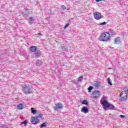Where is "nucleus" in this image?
Returning <instances> with one entry per match:
<instances>
[{"instance_id": "nucleus-1", "label": "nucleus", "mask_w": 128, "mask_h": 128, "mask_svg": "<svg viewBox=\"0 0 128 128\" xmlns=\"http://www.w3.org/2000/svg\"><path fill=\"white\" fill-rule=\"evenodd\" d=\"M22 88H23V92L26 94H30L32 92V86L30 84H26L22 86Z\"/></svg>"}, {"instance_id": "nucleus-2", "label": "nucleus", "mask_w": 128, "mask_h": 128, "mask_svg": "<svg viewBox=\"0 0 128 128\" xmlns=\"http://www.w3.org/2000/svg\"><path fill=\"white\" fill-rule=\"evenodd\" d=\"M110 34L112 35V32H110ZM110 34L108 32H106L103 34H102L100 36V38H100V40H101L102 42H108V40H110Z\"/></svg>"}, {"instance_id": "nucleus-3", "label": "nucleus", "mask_w": 128, "mask_h": 128, "mask_svg": "<svg viewBox=\"0 0 128 128\" xmlns=\"http://www.w3.org/2000/svg\"><path fill=\"white\" fill-rule=\"evenodd\" d=\"M100 104L102 106L104 110H108V108H110V103L108 102V101L104 100L102 101V100H100Z\"/></svg>"}, {"instance_id": "nucleus-4", "label": "nucleus", "mask_w": 128, "mask_h": 128, "mask_svg": "<svg viewBox=\"0 0 128 128\" xmlns=\"http://www.w3.org/2000/svg\"><path fill=\"white\" fill-rule=\"evenodd\" d=\"M30 122L32 124H40V119H38V117L32 116Z\"/></svg>"}, {"instance_id": "nucleus-5", "label": "nucleus", "mask_w": 128, "mask_h": 128, "mask_svg": "<svg viewBox=\"0 0 128 128\" xmlns=\"http://www.w3.org/2000/svg\"><path fill=\"white\" fill-rule=\"evenodd\" d=\"M64 108V104L62 103L58 102L56 104L54 107V110H62Z\"/></svg>"}, {"instance_id": "nucleus-6", "label": "nucleus", "mask_w": 128, "mask_h": 128, "mask_svg": "<svg viewBox=\"0 0 128 128\" xmlns=\"http://www.w3.org/2000/svg\"><path fill=\"white\" fill-rule=\"evenodd\" d=\"M94 16V18H95V20H100V18H102V14H100V12H94L93 14Z\"/></svg>"}, {"instance_id": "nucleus-7", "label": "nucleus", "mask_w": 128, "mask_h": 128, "mask_svg": "<svg viewBox=\"0 0 128 128\" xmlns=\"http://www.w3.org/2000/svg\"><path fill=\"white\" fill-rule=\"evenodd\" d=\"M100 96V92L94 91L92 92V98H98Z\"/></svg>"}, {"instance_id": "nucleus-8", "label": "nucleus", "mask_w": 128, "mask_h": 128, "mask_svg": "<svg viewBox=\"0 0 128 128\" xmlns=\"http://www.w3.org/2000/svg\"><path fill=\"white\" fill-rule=\"evenodd\" d=\"M81 112H84V114H88V108L86 106H84L82 108Z\"/></svg>"}, {"instance_id": "nucleus-9", "label": "nucleus", "mask_w": 128, "mask_h": 128, "mask_svg": "<svg viewBox=\"0 0 128 128\" xmlns=\"http://www.w3.org/2000/svg\"><path fill=\"white\" fill-rule=\"evenodd\" d=\"M42 56V53L40 52V51L37 50L34 52V56L36 58H40Z\"/></svg>"}, {"instance_id": "nucleus-10", "label": "nucleus", "mask_w": 128, "mask_h": 128, "mask_svg": "<svg viewBox=\"0 0 128 128\" xmlns=\"http://www.w3.org/2000/svg\"><path fill=\"white\" fill-rule=\"evenodd\" d=\"M114 43L116 44H118L120 43V37H118L114 39Z\"/></svg>"}, {"instance_id": "nucleus-11", "label": "nucleus", "mask_w": 128, "mask_h": 128, "mask_svg": "<svg viewBox=\"0 0 128 128\" xmlns=\"http://www.w3.org/2000/svg\"><path fill=\"white\" fill-rule=\"evenodd\" d=\"M36 48H37L36 46H31L30 50L32 52H36Z\"/></svg>"}, {"instance_id": "nucleus-12", "label": "nucleus", "mask_w": 128, "mask_h": 128, "mask_svg": "<svg viewBox=\"0 0 128 128\" xmlns=\"http://www.w3.org/2000/svg\"><path fill=\"white\" fill-rule=\"evenodd\" d=\"M94 86H95V88H99V86H100V82L98 81L94 82Z\"/></svg>"}, {"instance_id": "nucleus-13", "label": "nucleus", "mask_w": 128, "mask_h": 128, "mask_svg": "<svg viewBox=\"0 0 128 128\" xmlns=\"http://www.w3.org/2000/svg\"><path fill=\"white\" fill-rule=\"evenodd\" d=\"M18 110H22L24 108V104H20L17 106Z\"/></svg>"}, {"instance_id": "nucleus-14", "label": "nucleus", "mask_w": 128, "mask_h": 128, "mask_svg": "<svg viewBox=\"0 0 128 128\" xmlns=\"http://www.w3.org/2000/svg\"><path fill=\"white\" fill-rule=\"evenodd\" d=\"M42 62L40 60H38L36 62V66H42Z\"/></svg>"}, {"instance_id": "nucleus-15", "label": "nucleus", "mask_w": 128, "mask_h": 128, "mask_svg": "<svg viewBox=\"0 0 128 128\" xmlns=\"http://www.w3.org/2000/svg\"><path fill=\"white\" fill-rule=\"evenodd\" d=\"M36 108H31V112L32 114H36Z\"/></svg>"}, {"instance_id": "nucleus-16", "label": "nucleus", "mask_w": 128, "mask_h": 128, "mask_svg": "<svg viewBox=\"0 0 128 128\" xmlns=\"http://www.w3.org/2000/svg\"><path fill=\"white\" fill-rule=\"evenodd\" d=\"M82 104H85L86 106H88V100H84L82 101Z\"/></svg>"}, {"instance_id": "nucleus-17", "label": "nucleus", "mask_w": 128, "mask_h": 128, "mask_svg": "<svg viewBox=\"0 0 128 128\" xmlns=\"http://www.w3.org/2000/svg\"><path fill=\"white\" fill-rule=\"evenodd\" d=\"M48 124V123H46V122L42 124L40 126V128H46V126Z\"/></svg>"}, {"instance_id": "nucleus-18", "label": "nucleus", "mask_w": 128, "mask_h": 128, "mask_svg": "<svg viewBox=\"0 0 128 128\" xmlns=\"http://www.w3.org/2000/svg\"><path fill=\"white\" fill-rule=\"evenodd\" d=\"M82 80H84V77L82 76H80L78 78L77 81L78 82H82Z\"/></svg>"}, {"instance_id": "nucleus-19", "label": "nucleus", "mask_w": 128, "mask_h": 128, "mask_svg": "<svg viewBox=\"0 0 128 128\" xmlns=\"http://www.w3.org/2000/svg\"><path fill=\"white\" fill-rule=\"evenodd\" d=\"M94 90V87L92 86H90L88 88V92H92V90Z\"/></svg>"}, {"instance_id": "nucleus-20", "label": "nucleus", "mask_w": 128, "mask_h": 128, "mask_svg": "<svg viewBox=\"0 0 128 128\" xmlns=\"http://www.w3.org/2000/svg\"><path fill=\"white\" fill-rule=\"evenodd\" d=\"M114 105L110 104H109V108H108V110H114Z\"/></svg>"}, {"instance_id": "nucleus-21", "label": "nucleus", "mask_w": 128, "mask_h": 128, "mask_svg": "<svg viewBox=\"0 0 128 128\" xmlns=\"http://www.w3.org/2000/svg\"><path fill=\"white\" fill-rule=\"evenodd\" d=\"M42 116H44V115L42 114H40L38 116H36L35 117L38 118V120H40V118H42Z\"/></svg>"}, {"instance_id": "nucleus-22", "label": "nucleus", "mask_w": 128, "mask_h": 128, "mask_svg": "<svg viewBox=\"0 0 128 128\" xmlns=\"http://www.w3.org/2000/svg\"><path fill=\"white\" fill-rule=\"evenodd\" d=\"M108 82L110 86H112V80H110V78H108Z\"/></svg>"}, {"instance_id": "nucleus-23", "label": "nucleus", "mask_w": 128, "mask_h": 128, "mask_svg": "<svg viewBox=\"0 0 128 128\" xmlns=\"http://www.w3.org/2000/svg\"><path fill=\"white\" fill-rule=\"evenodd\" d=\"M60 9L62 10H66V6L62 5L61 6Z\"/></svg>"}, {"instance_id": "nucleus-24", "label": "nucleus", "mask_w": 128, "mask_h": 128, "mask_svg": "<svg viewBox=\"0 0 128 128\" xmlns=\"http://www.w3.org/2000/svg\"><path fill=\"white\" fill-rule=\"evenodd\" d=\"M26 124H28V120H25L21 123V124H24V126H26Z\"/></svg>"}, {"instance_id": "nucleus-25", "label": "nucleus", "mask_w": 128, "mask_h": 128, "mask_svg": "<svg viewBox=\"0 0 128 128\" xmlns=\"http://www.w3.org/2000/svg\"><path fill=\"white\" fill-rule=\"evenodd\" d=\"M72 84H78V80H72Z\"/></svg>"}, {"instance_id": "nucleus-26", "label": "nucleus", "mask_w": 128, "mask_h": 128, "mask_svg": "<svg viewBox=\"0 0 128 128\" xmlns=\"http://www.w3.org/2000/svg\"><path fill=\"white\" fill-rule=\"evenodd\" d=\"M106 22H104L102 23H100L98 26H106Z\"/></svg>"}, {"instance_id": "nucleus-27", "label": "nucleus", "mask_w": 128, "mask_h": 128, "mask_svg": "<svg viewBox=\"0 0 128 128\" xmlns=\"http://www.w3.org/2000/svg\"><path fill=\"white\" fill-rule=\"evenodd\" d=\"M68 48V47H66V46H63V47H62V49L64 51V50H66Z\"/></svg>"}, {"instance_id": "nucleus-28", "label": "nucleus", "mask_w": 128, "mask_h": 128, "mask_svg": "<svg viewBox=\"0 0 128 128\" xmlns=\"http://www.w3.org/2000/svg\"><path fill=\"white\" fill-rule=\"evenodd\" d=\"M29 20H30V22H34V18H32V17L29 18Z\"/></svg>"}, {"instance_id": "nucleus-29", "label": "nucleus", "mask_w": 128, "mask_h": 128, "mask_svg": "<svg viewBox=\"0 0 128 128\" xmlns=\"http://www.w3.org/2000/svg\"><path fill=\"white\" fill-rule=\"evenodd\" d=\"M0 128H8V126H6V125H2Z\"/></svg>"}, {"instance_id": "nucleus-30", "label": "nucleus", "mask_w": 128, "mask_h": 128, "mask_svg": "<svg viewBox=\"0 0 128 128\" xmlns=\"http://www.w3.org/2000/svg\"><path fill=\"white\" fill-rule=\"evenodd\" d=\"M70 26V24H66V26H64V29L66 28H68V26Z\"/></svg>"}, {"instance_id": "nucleus-31", "label": "nucleus", "mask_w": 128, "mask_h": 128, "mask_svg": "<svg viewBox=\"0 0 128 128\" xmlns=\"http://www.w3.org/2000/svg\"><path fill=\"white\" fill-rule=\"evenodd\" d=\"M126 116H124V115H120V117L121 118H125Z\"/></svg>"}, {"instance_id": "nucleus-32", "label": "nucleus", "mask_w": 128, "mask_h": 128, "mask_svg": "<svg viewBox=\"0 0 128 128\" xmlns=\"http://www.w3.org/2000/svg\"><path fill=\"white\" fill-rule=\"evenodd\" d=\"M106 98H107V97H106V96H103V97L102 98V100H106Z\"/></svg>"}, {"instance_id": "nucleus-33", "label": "nucleus", "mask_w": 128, "mask_h": 128, "mask_svg": "<svg viewBox=\"0 0 128 128\" xmlns=\"http://www.w3.org/2000/svg\"><path fill=\"white\" fill-rule=\"evenodd\" d=\"M102 0H96V2H102Z\"/></svg>"}, {"instance_id": "nucleus-34", "label": "nucleus", "mask_w": 128, "mask_h": 128, "mask_svg": "<svg viewBox=\"0 0 128 128\" xmlns=\"http://www.w3.org/2000/svg\"><path fill=\"white\" fill-rule=\"evenodd\" d=\"M38 36H42V33L40 32L38 33Z\"/></svg>"}, {"instance_id": "nucleus-35", "label": "nucleus", "mask_w": 128, "mask_h": 128, "mask_svg": "<svg viewBox=\"0 0 128 128\" xmlns=\"http://www.w3.org/2000/svg\"><path fill=\"white\" fill-rule=\"evenodd\" d=\"M29 24H32V22H29Z\"/></svg>"}, {"instance_id": "nucleus-36", "label": "nucleus", "mask_w": 128, "mask_h": 128, "mask_svg": "<svg viewBox=\"0 0 128 128\" xmlns=\"http://www.w3.org/2000/svg\"><path fill=\"white\" fill-rule=\"evenodd\" d=\"M10 114V116H12V114Z\"/></svg>"}]
</instances>
